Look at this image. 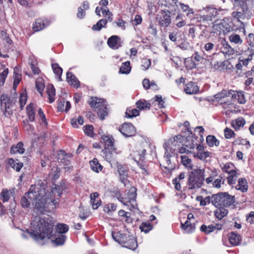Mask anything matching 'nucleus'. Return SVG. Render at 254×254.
I'll return each mask as SVG.
<instances>
[{
  "label": "nucleus",
  "mask_w": 254,
  "mask_h": 254,
  "mask_svg": "<svg viewBox=\"0 0 254 254\" xmlns=\"http://www.w3.org/2000/svg\"><path fill=\"white\" fill-rule=\"evenodd\" d=\"M63 189L58 185L54 187H48L43 182L37 185H31L28 192L25 193L20 200L24 208H28L32 200L31 194L35 201L34 211L38 213L44 214L52 211L59 205Z\"/></svg>",
  "instance_id": "nucleus-1"
},
{
  "label": "nucleus",
  "mask_w": 254,
  "mask_h": 254,
  "mask_svg": "<svg viewBox=\"0 0 254 254\" xmlns=\"http://www.w3.org/2000/svg\"><path fill=\"white\" fill-rule=\"evenodd\" d=\"M31 236L36 240H42L45 238L50 239L54 235L55 222L49 216L40 217L38 221L33 220Z\"/></svg>",
  "instance_id": "nucleus-2"
},
{
  "label": "nucleus",
  "mask_w": 254,
  "mask_h": 254,
  "mask_svg": "<svg viewBox=\"0 0 254 254\" xmlns=\"http://www.w3.org/2000/svg\"><path fill=\"white\" fill-rule=\"evenodd\" d=\"M114 138L112 135H102L100 142L103 145L102 149L103 157L108 162L113 161L117 152V149L114 145Z\"/></svg>",
  "instance_id": "nucleus-3"
},
{
  "label": "nucleus",
  "mask_w": 254,
  "mask_h": 254,
  "mask_svg": "<svg viewBox=\"0 0 254 254\" xmlns=\"http://www.w3.org/2000/svg\"><path fill=\"white\" fill-rule=\"evenodd\" d=\"M205 170L197 168L189 172L188 178V187L189 190L200 188L205 182Z\"/></svg>",
  "instance_id": "nucleus-4"
},
{
  "label": "nucleus",
  "mask_w": 254,
  "mask_h": 254,
  "mask_svg": "<svg viewBox=\"0 0 254 254\" xmlns=\"http://www.w3.org/2000/svg\"><path fill=\"white\" fill-rule=\"evenodd\" d=\"M212 204L215 207H228L234 204L235 197L228 192H219L212 194Z\"/></svg>",
  "instance_id": "nucleus-5"
},
{
  "label": "nucleus",
  "mask_w": 254,
  "mask_h": 254,
  "mask_svg": "<svg viewBox=\"0 0 254 254\" xmlns=\"http://www.w3.org/2000/svg\"><path fill=\"white\" fill-rule=\"evenodd\" d=\"M88 104L91 108L98 110L97 114L102 120L108 116V109L105 99L92 96L88 101Z\"/></svg>",
  "instance_id": "nucleus-6"
},
{
  "label": "nucleus",
  "mask_w": 254,
  "mask_h": 254,
  "mask_svg": "<svg viewBox=\"0 0 254 254\" xmlns=\"http://www.w3.org/2000/svg\"><path fill=\"white\" fill-rule=\"evenodd\" d=\"M205 182L207 186L216 189H220L221 185L224 183L222 177L219 175L216 169L210 170L207 177L205 178Z\"/></svg>",
  "instance_id": "nucleus-7"
},
{
  "label": "nucleus",
  "mask_w": 254,
  "mask_h": 254,
  "mask_svg": "<svg viewBox=\"0 0 254 254\" xmlns=\"http://www.w3.org/2000/svg\"><path fill=\"white\" fill-rule=\"evenodd\" d=\"M0 106L3 114L7 118H10L12 115V102L7 94H2L0 98Z\"/></svg>",
  "instance_id": "nucleus-8"
},
{
  "label": "nucleus",
  "mask_w": 254,
  "mask_h": 254,
  "mask_svg": "<svg viewBox=\"0 0 254 254\" xmlns=\"http://www.w3.org/2000/svg\"><path fill=\"white\" fill-rule=\"evenodd\" d=\"M220 11V9H219ZM218 12V9L212 7L205 8L202 12V14L198 15L196 18L199 22H205L212 21V18L216 17Z\"/></svg>",
  "instance_id": "nucleus-9"
},
{
  "label": "nucleus",
  "mask_w": 254,
  "mask_h": 254,
  "mask_svg": "<svg viewBox=\"0 0 254 254\" xmlns=\"http://www.w3.org/2000/svg\"><path fill=\"white\" fill-rule=\"evenodd\" d=\"M136 194L134 190H128L122 196L120 202L124 205L131 206L133 208H135L137 205L136 201Z\"/></svg>",
  "instance_id": "nucleus-10"
},
{
  "label": "nucleus",
  "mask_w": 254,
  "mask_h": 254,
  "mask_svg": "<svg viewBox=\"0 0 254 254\" xmlns=\"http://www.w3.org/2000/svg\"><path fill=\"white\" fill-rule=\"evenodd\" d=\"M229 25L225 21L215 20L212 27L211 32L217 35L226 34L230 31Z\"/></svg>",
  "instance_id": "nucleus-11"
},
{
  "label": "nucleus",
  "mask_w": 254,
  "mask_h": 254,
  "mask_svg": "<svg viewBox=\"0 0 254 254\" xmlns=\"http://www.w3.org/2000/svg\"><path fill=\"white\" fill-rule=\"evenodd\" d=\"M171 10L168 9L162 10L160 14L158 15L157 19L159 26L167 27L170 25L171 23Z\"/></svg>",
  "instance_id": "nucleus-12"
},
{
  "label": "nucleus",
  "mask_w": 254,
  "mask_h": 254,
  "mask_svg": "<svg viewBox=\"0 0 254 254\" xmlns=\"http://www.w3.org/2000/svg\"><path fill=\"white\" fill-rule=\"evenodd\" d=\"M117 168L119 174L120 182L126 187L129 184L127 179L129 169L127 165L117 163Z\"/></svg>",
  "instance_id": "nucleus-13"
},
{
  "label": "nucleus",
  "mask_w": 254,
  "mask_h": 254,
  "mask_svg": "<svg viewBox=\"0 0 254 254\" xmlns=\"http://www.w3.org/2000/svg\"><path fill=\"white\" fill-rule=\"evenodd\" d=\"M119 131L125 137H131L135 135L136 128L134 126L130 123H125L119 127Z\"/></svg>",
  "instance_id": "nucleus-14"
},
{
  "label": "nucleus",
  "mask_w": 254,
  "mask_h": 254,
  "mask_svg": "<svg viewBox=\"0 0 254 254\" xmlns=\"http://www.w3.org/2000/svg\"><path fill=\"white\" fill-rule=\"evenodd\" d=\"M232 90H223L215 95V98L221 104H231V95Z\"/></svg>",
  "instance_id": "nucleus-15"
},
{
  "label": "nucleus",
  "mask_w": 254,
  "mask_h": 254,
  "mask_svg": "<svg viewBox=\"0 0 254 254\" xmlns=\"http://www.w3.org/2000/svg\"><path fill=\"white\" fill-rule=\"evenodd\" d=\"M178 0H158V4L161 7L168 8L172 12L176 11L178 7Z\"/></svg>",
  "instance_id": "nucleus-16"
},
{
  "label": "nucleus",
  "mask_w": 254,
  "mask_h": 254,
  "mask_svg": "<svg viewBox=\"0 0 254 254\" xmlns=\"http://www.w3.org/2000/svg\"><path fill=\"white\" fill-rule=\"evenodd\" d=\"M50 24V21L47 19L38 18L33 24L32 29L34 32H38L44 29Z\"/></svg>",
  "instance_id": "nucleus-17"
},
{
  "label": "nucleus",
  "mask_w": 254,
  "mask_h": 254,
  "mask_svg": "<svg viewBox=\"0 0 254 254\" xmlns=\"http://www.w3.org/2000/svg\"><path fill=\"white\" fill-rule=\"evenodd\" d=\"M112 235L114 240L122 246H123V243L127 241L128 236H130L123 233L121 231H113Z\"/></svg>",
  "instance_id": "nucleus-18"
},
{
  "label": "nucleus",
  "mask_w": 254,
  "mask_h": 254,
  "mask_svg": "<svg viewBox=\"0 0 254 254\" xmlns=\"http://www.w3.org/2000/svg\"><path fill=\"white\" fill-rule=\"evenodd\" d=\"M221 44L222 46L220 48V50L225 57H230L235 54L236 51L229 45L225 39L221 41Z\"/></svg>",
  "instance_id": "nucleus-19"
},
{
  "label": "nucleus",
  "mask_w": 254,
  "mask_h": 254,
  "mask_svg": "<svg viewBox=\"0 0 254 254\" xmlns=\"http://www.w3.org/2000/svg\"><path fill=\"white\" fill-rule=\"evenodd\" d=\"M108 46L112 49L117 50L121 47V39L117 35L111 36L107 40Z\"/></svg>",
  "instance_id": "nucleus-20"
},
{
  "label": "nucleus",
  "mask_w": 254,
  "mask_h": 254,
  "mask_svg": "<svg viewBox=\"0 0 254 254\" xmlns=\"http://www.w3.org/2000/svg\"><path fill=\"white\" fill-rule=\"evenodd\" d=\"M66 80L68 84L76 88L79 87L80 82L72 72L67 71L66 72Z\"/></svg>",
  "instance_id": "nucleus-21"
},
{
  "label": "nucleus",
  "mask_w": 254,
  "mask_h": 254,
  "mask_svg": "<svg viewBox=\"0 0 254 254\" xmlns=\"http://www.w3.org/2000/svg\"><path fill=\"white\" fill-rule=\"evenodd\" d=\"M231 95V102L237 101L240 104H244L246 100L243 93L241 91L232 90Z\"/></svg>",
  "instance_id": "nucleus-22"
},
{
  "label": "nucleus",
  "mask_w": 254,
  "mask_h": 254,
  "mask_svg": "<svg viewBox=\"0 0 254 254\" xmlns=\"http://www.w3.org/2000/svg\"><path fill=\"white\" fill-rule=\"evenodd\" d=\"M26 114L28 121L31 122H33L35 119V109L34 104L33 103H30L26 107Z\"/></svg>",
  "instance_id": "nucleus-23"
},
{
  "label": "nucleus",
  "mask_w": 254,
  "mask_h": 254,
  "mask_svg": "<svg viewBox=\"0 0 254 254\" xmlns=\"http://www.w3.org/2000/svg\"><path fill=\"white\" fill-rule=\"evenodd\" d=\"M123 247L131 250H134L137 247L136 238L132 236H128L127 241L123 243Z\"/></svg>",
  "instance_id": "nucleus-24"
},
{
  "label": "nucleus",
  "mask_w": 254,
  "mask_h": 254,
  "mask_svg": "<svg viewBox=\"0 0 254 254\" xmlns=\"http://www.w3.org/2000/svg\"><path fill=\"white\" fill-rule=\"evenodd\" d=\"M102 11V14L104 16H107L108 20L109 22H111L113 20V14L109 11L108 7L104 8L103 7H96L95 9V12L97 15L101 16L100 11Z\"/></svg>",
  "instance_id": "nucleus-25"
},
{
  "label": "nucleus",
  "mask_w": 254,
  "mask_h": 254,
  "mask_svg": "<svg viewBox=\"0 0 254 254\" xmlns=\"http://www.w3.org/2000/svg\"><path fill=\"white\" fill-rule=\"evenodd\" d=\"M230 243L233 246H238L241 241V237L240 235L235 232H231L228 235Z\"/></svg>",
  "instance_id": "nucleus-26"
},
{
  "label": "nucleus",
  "mask_w": 254,
  "mask_h": 254,
  "mask_svg": "<svg viewBox=\"0 0 254 254\" xmlns=\"http://www.w3.org/2000/svg\"><path fill=\"white\" fill-rule=\"evenodd\" d=\"M185 175L184 173H181L178 177L175 178L172 181L176 190H180L182 189L181 184L184 182Z\"/></svg>",
  "instance_id": "nucleus-27"
},
{
  "label": "nucleus",
  "mask_w": 254,
  "mask_h": 254,
  "mask_svg": "<svg viewBox=\"0 0 254 254\" xmlns=\"http://www.w3.org/2000/svg\"><path fill=\"white\" fill-rule=\"evenodd\" d=\"M199 90V88L195 83L192 81L188 82L185 87V91L189 94H195Z\"/></svg>",
  "instance_id": "nucleus-28"
},
{
  "label": "nucleus",
  "mask_w": 254,
  "mask_h": 254,
  "mask_svg": "<svg viewBox=\"0 0 254 254\" xmlns=\"http://www.w3.org/2000/svg\"><path fill=\"white\" fill-rule=\"evenodd\" d=\"M7 162L9 166L16 172H19L23 166V163L19 162L18 159L14 160L13 158H9Z\"/></svg>",
  "instance_id": "nucleus-29"
},
{
  "label": "nucleus",
  "mask_w": 254,
  "mask_h": 254,
  "mask_svg": "<svg viewBox=\"0 0 254 254\" xmlns=\"http://www.w3.org/2000/svg\"><path fill=\"white\" fill-rule=\"evenodd\" d=\"M24 152L25 148H24V144L21 141L18 142L16 145L12 146L10 150L11 154L19 153L22 154Z\"/></svg>",
  "instance_id": "nucleus-30"
},
{
  "label": "nucleus",
  "mask_w": 254,
  "mask_h": 254,
  "mask_svg": "<svg viewBox=\"0 0 254 254\" xmlns=\"http://www.w3.org/2000/svg\"><path fill=\"white\" fill-rule=\"evenodd\" d=\"M46 93L48 96L49 102H54L55 99L56 89L52 84H48L47 86Z\"/></svg>",
  "instance_id": "nucleus-31"
},
{
  "label": "nucleus",
  "mask_w": 254,
  "mask_h": 254,
  "mask_svg": "<svg viewBox=\"0 0 254 254\" xmlns=\"http://www.w3.org/2000/svg\"><path fill=\"white\" fill-rule=\"evenodd\" d=\"M217 207V208L214 212V215L219 220H221L227 215L228 211L225 208V207L218 206Z\"/></svg>",
  "instance_id": "nucleus-32"
},
{
  "label": "nucleus",
  "mask_w": 254,
  "mask_h": 254,
  "mask_svg": "<svg viewBox=\"0 0 254 254\" xmlns=\"http://www.w3.org/2000/svg\"><path fill=\"white\" fill-rule=\"evenodd\" d=\"M236 189L243 192L247 191L248 185L246 179L243 178L239 179L238 184L236 186Z\"/></svg>",
  "instance_id": "nucleus-33"
},
{
  "label": "nucleus",
  "mask_w": 254,
  "mask_h": 254,
  "mask_svg": "<svg viewBox=\"0 0 254 254\" xmlns=\"http://www.w3.org/2000/svg\"><path fill=\"white\" fill-rule=\"evenodd\" d=\"M146 154V150L141 149L136 151L134 154V160L136 162H143L145 160V156Z\"/></svg>",
  "instance_id": "nucleus-34"
},
{
  "label": "nucleus",
  "mask_w": 254,
  "mask_h": 254,
  "mask_svg": "<svg viewBox=\"0 0 254 254\" xmlns=\"http://www.w3.org/2000/svg\"><path fill=\"white\" fill-rule=\"evenodd\" d=\"M89 163L91 170L96 173H98L103 169V166L99 163L96 158H94Z\"/></svg>",
  "instance_id": "nucleus-35"
},
{
  "label": "nucleus",
  "mask_w": 254,
  "mask_h": 254,
  "mask_svg": "<svg viewBox=\"0 0 254 254\" xmlns=\"http://www.w3.org/2000/svg\"><path fill=\"white\" fill-rule=\"evenodd\" d=\"M136 106L139 110L145 109L149 110L151 104L145 99H140L135 103Z\"/></svg>",
  "instance_id": "nucleus-36"
},
{
  "label": "nucleus",
  "mask_w": 254,
  "mask_h": 254,
  "mask_svg": "<svg viewBox=\"0 0 254 254\" xmlns=\"http://www.w3.org/2000/svg\"><path fill=\"white\" fill-rule=\"evenodd\" d=\"M118 215L121 218L122 221H125L127 223H129L132 222V219L129 212L121 209L118 212Z\"/></svg>",
  "instance_id": "nucleus-37"
},
{
  "label": "nucleus",
  "mask_w": 254,
  "mask_h": 254,
  "mask_svg": "<svg viewBox=\"0 0 254 254\" xmlns=\"http://www.w3.org/2000/svg\"><path fill=\"white\" fill-rule=\"evenodd\" d=\"M246 124L245 120L242 117H239L232 121L231 125L235 129H239Z\"/></svg>",
  "instance_id": "nucleus-38"
},
{
  "label": "nucleus",
  "mask_w": 254,
  "mask_h": 254,
  "mask_svg": "<svg viewBox=\"0 0 254 254\" xmlns=\"http://www.w3.org/2000/svg\"><path fill=\"white\" fill-rule=\"evenodd\" d=\"M206 141L207 144L209 147L218 146L220 144L219 141L215 136L212 135H208L206 137Z\"/></svg>",
  "instance_id": "nucleus-39"
},
{
  "label": "nucleus",
  "mask_w": 254,
  "mask_h": 254,
  "mask_svg": "<svg viewBox=\"0 0 254 254\" xmlns=\"http://www.w3.org/2000/svg\"><path fill=\"white\" fill-rule=\"evenodd\" d=\"M197 137H190L187 138V141L186 142L185 146H186L190 150L193 149L197 145Z\"/></svg>",
  "instance_id": "nucleus-40"
},
{
  "label": "nucleus",
  "mask_w": 254,
  "mask_h": 254,
  "mask_svg": "<svg viewBox=\"0 0 254 254\" xmlns=\"http://www.w3.org/2000/svg\"><path fill=\"white\" fill-rule=\"evenodd\" d=\"M54 73L57 76L59 80H62V74L63 73V69L57 63H53L51 65Z\"/></svg>",
  "instance_id": "nucleus-41"
},
{
  "label": "nucleus",
  "mask_w": 254,
  "mask_h": 254,
  "mask_svg": "<svg viewBox=\"0 0 254 254\" xmlns=\"http://www.w3.org/2000/svg\"><path fill=\"white\" fill-rule=\"evenodd\" d=\"M130 63L129 61L123 63L120 68L119 72L122 74H128L131 70Z\"/></svg>",
  "instance_id": "nucleus-42"
},
{
  "label": "nucleus",
  "mask_w": 254,
  "mask_h": 254,
  "mask_svg": "<svg viewBox=\"0 0 254 254\" xmlns=\"http://www.w3.org/2000/svg\"><path fill=\"white\" fill-rule=\"evenodd\" d=\"M108 21H109L108 19H101L99 20L96 24L93 25L92 29L93 31H99L102 28V27H105Z\"/></svg>",
  "instance_id": "nucleus-43"
},
{
  "label": "nucleus",
  "mask_w": 254,
  "mask_h": 254,
  "mask_svg": "<svg viewBox=\"0 0 254 254\" xmlns=\"http://www.w3.org/2000/svg\"><path fill=\"white\" fill-rule=\"evenodd\" d=\"M191 64L190 68H195L196 66L198 64V63L203 60V58L200 56L197 52H195L194 54L191 57Z\"/></svg>",
  "instance_id": "nucleus-44"
},
{
  "label": "nucleus",
  "mask_w": 254,
  "mask_h": 254,
  "mask_svg": "<svg viewBox=\"0 0 254 254\" xmlns=\"http://www.w3.org/2000/svg\"><path fill=\"white\" fill-rule=\"evenodd\" d=\"M83 128L86 135L91 138H94L96 136V134L93 131L94 127L93 125H85L83 127Z\"/></svg>",
  "instance_id": "nucleus-45"
},
{
  "label": "nucleus",
  "mask_w": 254,
  "mask_h": 254,
  "mask_svg": "<svg viewBox=\"0 0 254 254\" xmlns=\"http://www.w3.org/2000/svg\"><path fill=\"white\" fill-rule=\"evenodd\" d=\"M196 200L200 202V205L202 206H205L207 204L210 202L212 203V195L211 196H206L203 198L202 196H199L196 197Z\"/></svg>",
  "instance_id": "nucleus-46"
},
{
  "label": "nucleus",
  "mask_w": 254,
  "mask_h": 254,
  "mask_svg": "<svg viewBox=\"0 0 254 254\" xmlns=\"http://www.w3.org/2000/svg\"><path fill=\"white\" fill-rule=\"evenodd\" d=\"M117 208V205L115 203H109L108 204H105L103 207V210L105 212L110 214L113 212H114L116 210Z\"/></svg>",
  "instance_id": "nucleus-47"
},
{
  "label": "nucleus",
  "mask_w": 254,
  "mask_h": 254,
  "mask_svg": "<svg viewBox=\"0 0 254 254\" xmlns=\"http://www.w3.org/2000/svg\"><path fill=\"white\" fill-rule=\"evenodd\" d=\"M139 112L136 109L127 108L126 112V117L127 118H132L133 117L139 116Z\"/></svg>",
  "instance_id": "nucleus-48"
},
{
  "label": "nucleus",
  "mask_w": 254,
  "mask_h": 254,
  "mask_svg": "<svg viewBox=\"0 0 254 254\" xmlns=\"http://www.w3.org/2000/svg\"><path fill=\"white\" fill-rule=\"evenodd\" d=\"M222 170L223 172L227 174H230L233 172L236 171L234 165L231 162H228L224 164L223 167L222 168Z\"/></svg>",
  "instance_id": "nucleus-49"
},
{
  "label": "nucleus",
  "mask_w": 254,
  "mask_h": 254,
  "mask_svg": "<svg viewBox=\"0 0 254 254\" xmlns=\"http://www.w3.org/2000/svg\"><path fill=\"white\" fill-rule=\"evenodd\" d=\"M36 88L39 93L43 96V91L45 87V84L42 79H37L35 82Z\"/></svg>",
  "instance_id": "nucleus-50"
},
{
  "label": "nucleus",
  "mask_w": 254,
  "mask_h": 254,
  "mask_svg": "<svg viewBox=\"0 0 254 254\" xmlns=\"http://www.w3.org/2000/svg\"><path fill=\"white\" fill-rule=\"evenodd\" d=\"M69 230L68 226L63 223L58 224L57 225V231L59 234H64Z\"/></svg>",
  "instance_id": "nucleus-51"
},
{
  "label": "nucleus",
  "mask_w": 254,
  "mask_h": 254,
  "mask_svg": "<svg viewBox=\"0 0 254 254\" xmlns=\"http://www.w3.org/2000/svg\"><path fill=\"white\" fill-rule=\"evenodd\" d=\"M139 228L142 232L145 233H148L153 228V225L150 222H142L139 226Z\"/></svg>",
  "instance_id": "nucleus-52"
},
{
  "label": "nucleus",
  "mask_w": 254,
  "mask_h": 254,
  "mask_svg": "<svg viewBox=\"0 0 254 254\" xmlns=\"http://www.w3.org/2000/svg\"><path fill=\"white\" fill-rule=\"evenodd\" d=\"M200 230L201 232H204L205 234H208L216 230V228L212 224L209 225L208 226L203 224L200 227Z\"/></svg>",
  "instance_id": "nucleus-53"
},
{
  "label": "nucleus",
  "mask_w": 254,
  "mask_h": 254,
  "mask_svg": "<svg viewBox=\"0 0 254 254\" xmlns=\"http://www.w3.org/2000/svg\"><path fill=\"white\" fill-rule=\"evenodd\" d=\"M242 11H233L232 13V17L238 21H240V19H244L246 14L247 13V12L248 11H244L242 9Z\"/></svg>",
  "instance_id": "nucleus-54"
},
{
  "label": "nucleus",
  "mask_w": 254,
  "mask_h": 254,
  "mask_svg": "<svg viewBox=\"0 0 254 254\" xmlns=\"http://www.w3.org/2000/svg\"><path fill=\"white\" fill-rule=\"evenodd\" d=\"M66 239V237L64 234H59L58 236L53 241V242L57 246L62 245L64 243Z\"/></svg>",
  "instance_id": "nucleus-55"
},
{
  "label": "nucleus",
  "mask_w": 254,
  "mask_h": 254,
  "mask_svg": "<svg viewBox=\"0 0 254 254\" xmlns=\"http://www.w3.org/2000/svg\"><path fill=\"white\" fill-rule=\"evenodd\" d=\"M210 153L208 151L197 152L194 154V157H197L199 159L204 161L207 158L209 157Z\"/></svg>",
  "instance_id": "nucleus-56"
},
{
  "label": "nucleus",
  "mask_w": 254,
  "mask_h": 254,
  "mask_svg": "<svg viewBox=\"0 0 254 254\" xmlns=\"http://www.w3.org/2000/svg\"><path fill=\"white\" fill-rule=\"evenodd\" d=\"M183 15L181 13H178L176 17V21H177L176 25L178 28H181L186 24L185 20L183 19Z\"/></svg>",
  "instance_id": "nucleus-57"
},
{
  "label": "nucleus",
  "mask_w": 254,
  "mask_h": 254,
  "mask_svg": "<svg viewBox=\"0 0 254 254\" xmlns=\"http://www.w3.org/2000/svg\"><path fill=\"white\" fill-rule=\"evenodd\" d=\"M153 102L158 103V107L159 108H163L165 107V102L163 100L162 96L161 95H156L152 99Z\"/></svg>",
  "instance_id": "nucleus-58"
},
{
  "label": "nucleus",
  "mask_w": 254,
  "mask_h": 254,
  "mask_svg": "<svg viewBox=\"0 0 254 254\" xmlns=\"http://www.w3.org/2000/svg\"><path fill=\"white\" fill-rule=\"evenodd\" d=\"M138 166L140 168L142 175L144 177L148 175L149 173L147 171V166L143 162H136Z\"/></svg>",
  "instance_id": "nucleus-59"
},
{
  "label": "nucleus",
  "mask_w": 254,
  "mask_h": 254,
  "mask_svg": "<svg viewBox=\"0 0 254 254\" xmlns=\"http://www.w3.org/2000/svg\"><path fill=\"white\" fill-rule=\"evenodd\" d=\"M78 122V124L82 125L84 123V119L83 118L82 116L78 117L77 119H72L70 120V123L74 128H77L78 127V126L76 124V122Z\"/></svg>",
  "instance_id": "nucleus-60"
},
{
  "label": "nucleus",
  "mask_w": 254,
  "mask_h": 254,
  "mask_svg": "<svg viewBox=\"0 0 254 254\" xmlns=\"http://www.w3.org/2000/svg\"><path fill=\"white\" fill-rule=\"evenodd\" d=\"M228 174L229 176L227 178L228 184L229 185H233L235 184L237 180V172H233L232 173Z\"/></svg>",
  "instance_id": "nucleus-61"
},
{
  "label": "nucleus",
  "mask_w": 254,
  "mask_h": 254,
  "mask_svg": "<svg viewBox=\"0 0 254 254\" xmlns=\"http://www.w3.org/2000/svg\"><path fill=\"white\" fill-rule=\"evenodd\" d=\"M0 34L1 39L5 42L7 45L9 46L12 43V41L9 38L8 34L5 31H1Z\"/></svg>",
  "instance_id": "nucleus-62"
},
{
  "label": "nucleus",
  "mask_w": 254,
  "mask_h": 254,
  "mask_svg": "<svg viewBox=\"0 0 254 254\" xmlns=\"http://www.w3.org/2000/svg\"><path fill=\"white\" fill-rule=\"evenodd\" d=\"M182 164L188 168L191 167V160L186 155L181 156Z\"/></svg>",
  "instance_id": "nucleus-63"
},
{
  "label": "nucleus",
  "mask_w": 254,
  "mask_h": 254,
  "mask_svg": "<svg viewBox=\"0 0 254 254\" xmlns=\"http://www.w3.org/2000/svg\"><path fill=\"white\" fill-rule=\"evenodd\" d=\"M151 64V60L147 58H143L141 61V67L143 70H147Z\"/></svg>",
  "instance_id": "nucleus-64"
}]
</instances>
